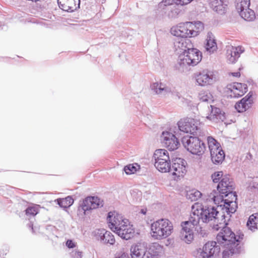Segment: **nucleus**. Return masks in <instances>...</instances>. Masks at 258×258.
<instances>
[{"mask_svg":"<svg viewBox=\"0 0 258 258\" xmlns=\"http://www.w3.org/2000/svg\"><path fill=\"white\" fill-rule=\"evenodd\" d=\"M163 246L157 242L152 243L149 248V252L153 255H158L163 250Z\"/></svg>","mask_w":258,"mask_h":258,"instance_id":"nucleus-34","label":"nucleus"},{"mask_svg":"<svg viewBox=\"0 0 258 258\" xmlns=\"http://www.w3.org/2000/svg\"><path fill=\"white\" fill-rule=\"evenodd\" d=\"M244 235L236 236L235 234L228 227H223L217 235V240L220 244L227 245L223 252V257L227 258L234 253L239 252L240 244Z\"/></svg>","mask_w":258,"mask_h":258,"instance_id":"nucleus-1","label":"nucleus"},{"mask_svg":"<svg viewBox=\"0 0 258 258\" xmlns=\"http://www.w3.org/2000/svg\"><path fill=\"white\" fill-rule=\"evenodd\" d=\"M131 252L132 258H142L144 254L142 246L138 244L134 245L131 247Z\"/></svg>","mask_w":258,"mask_h":258,"instance_id":"nucleus-28","label":"nucleus"},{"mask_svg":"<svg viewBox=\"0 0 258 258\" xmlns=\"http://www.w3.org/2000/svg\"><path fill=\"white\" fill-rule=\"evenodd\" d=\"M250 4V0H239V2L237 3L236 6V9L240 13L244 10L248 9Z\"/></svg>","mask_w":258,"mask_h":258,"instance_id":"nucleus-41","label":"nucleus"},{"mask_svg":"<svg viewBox=\"0 0 258 258\" xmlns=\"http://www.w3.org/2000/svg\"><path fill=\"white\" fill-rule=\"evenodd\" d=\"M72 258H82V252L78 250H73L71 253Z\"/></svg>","mask_w":258,"mask_h":258,"instance_id":"nucleus-46","label":"nucleus"},{"mask_svg":"<svg viewBox=\"0 0 258 258\" xmlns=\"http://www.w3.org/2000/svg\"><path fill=\"white\" fill-rule=\"evenodd\" d=\"M208 96L205 95L204 94L200 95V99L203 101H207L208 100Z\"/></svg>","mask_w":258,"mask_h":258,"instance_id":"nucleus-50","label":"nucleus"},{"mask_svg":"<svg viewBox=\"0 0 258 258\" xmlns=\"http://www.w3.org/2000/svg\"><path fill=\"white\" fill-rule=\"evenodd\" d=\"M241 17L246 21H251L255 19V13L254 11L248 8L239 13Z\"/></svg>","mask_w":258,"mask_h":258,"instance_id":"nucleus-31","label":"nucleus"},{"mask_svg":"<svg viewBox=\"0 0 258 258\" xmlns=\"http://www.w3.org/2000/svg\"><path fill=\"white\" fill-rule=\"evenodd\" d=\"M173 232V224L167 219H158L151 224L150 234L154 239H164L170 236Z\"/></svg>","mask_w":258,"mask_h":258,"instance_id":"nucleus-3","label":"nucleus"},{"mask_svg":"<svg viewBox=\"0 0 258 258\" xmlns=\"http://www.w3.org/2000/svg\"><path fill=\"white\" fill-rule=\"evenodd\" d=\"M193 0H176L175 3L178 5L182 6L187 5L189 4ZM175 0H165L164 2L163 1L161 3H159V6L162 7L163 3H165L164 5H172Z\"/></svg>","mask_w":258,"mask_h":258,"instance_id":"nucleus-37","label":"nucleus"},{"mask_svg":"<svg viewBox=\"0 0 258 258\" xmlns=\"http://www.w3.org/2000/svg\"><path fill=\"white\" fill-rule=\"evenodd\" d=\"M253 103L252 94L249 93L239 102L236 103L235 108L239 112H243L249 108Z\"/></svg>","mask_w":258,"mask_h":258,"instance_id":"nucleus-19","label":"nucleus"},{"mask_svg":"<svg viewBox=\"0 0 258 258\" xmlns=\"http://www.w3.org/2000/svg\"><path fill=\"white\" fill-rule=\"evenodd\" d=\"M244 51V48L242 46L227 45L226 47V58L229 63H235Z\"/></svg>","mask_w":258,"mask_h":258,"instance_id":"nucleus-12","label":"nucleus"},{"mask_svg":"<svg viewBox=\"0 0 258 258\" xmlns=\"http://www.w3.org/2000/svg\"><path fill=\"white\" fill-rule=\"evenodd\" d=\"M204 29V24L201 22H186L173 26L170 32L172 35L177 37L191 38L198 35Z\"/></svg>","mask_w":258,"mask_h":258,"instance_id":"nucleus-2","label":"nucleus"},{"mask_svg":"<svg viewBox=\"0 0 258 258\" xmlns=\"http://www.w3.org/2000/svg\"><path fill=\"white\" fill-rule=\"evenodd\" d=\"M153 157L155 161H159L161 160L168 161L170 159L168 152L164 149H159L155 150Z\"/></svg>","mask_w":258,"mask_h":258,"instance_id":"nucleus-23","label":"nucleus"},{"mask_svg":"<svg viewBox=\"0 0 258 258\" xmlns=\"http://www.w3.org/2000/svg\"><path fill=\"white\" fill-rule=\"evenodd\" d=\"M57 3L62 10L73 12L80 8V0H57Z\"/></svg>","mask_w":258,"mask_h":258,"instance_id":"nucleus-18","label":"nucleus"},{"mask_svg":"<svg viewBox=\"0 0 258 258\" xmlns=\"http://www.w3.org/2000/svg\"><path fill=\"white\" fill-rule=\"evenodd\" d=\"M206 41V47L207 50L213 52L217 49V46L216 40L211 32L208 33Z\"/></svg>","mask_w":258,"mask_h":258,"instance_id":"nucleus-25","label":"nucleus"},{"mask_svg":"<svg viewBox=\"0 0 258 258\" xmlns=\"http://www.w3.org/2000/svg\"><path fill=\"white\" fill-rule=\"evenodd\" d=\"M30 227H31V229H32V232H34V229H33V224H31V225H30Z\"/></svg>","mask_w":258,"mask_h":258,"instance_id":"nucleus-51","label":"nucleus"},{"mask_svg":"<svg viewBox=\"0 0 258 258\" xmlns=\"http://www.w3.org/2000/svg\"><path fill=\"white\" fill-rule=\"evenodd\" d=\"M200 209L199 207L192 206L191 212L188 221H185L182 225L184 232L194 233V231L196 229V226L199 222V214Z\"/></svg>","mask_w":258,"mask_h":258,"instance_id":"nucleus-8","label":"nucleus"},{"mask_svg":"<svg viewBox=\"0 0 258 258\" xmlns=\"http://www.w3.org/2000/svg\"><path fill=\"white\" fill-rule=\"evenodd\" d=\"M115 258H129V256L127 253L121 252L118 253Z\"/></svg>","mask_w":258,"mask_h":258,"instance_id":"nucleus-49","label":"nucleus"},{"mask_svg":"<svg viewBox=\"0 0 258 258\" xmlns=\"http://www.w3.org/2000/svg\"><path fill=\"white\" fill-rule=\"evenodd\" d=\"M211 114L215 116L217 120H221L223 121L225 119L224 113H222L220 108L213 107L212 108ZM214 117H213V118Z\"/></svg>","mask_w":258,"mask_h":258,"instance_id":"nucleus-40","label":"nucleus"},{"mask_svg":"<svg viewBox=\"0 0 258 258\" xmlns=\"http://www.w3.org/2000/svg\"><path fill=\"white\" fill-rule=\"evenodd\" d=\"M198 121L191 118H185L180 119L178 122L179 130L186 133L194 134L198 130Z\"/></svg>","mask_w":258,"mask_h":258,"instance_id":"nucleus-11","label":"nucleus"},{"mask_svg":"<svg viewBox=\"0 0 258 258\" xmlns=\"http://www.w3.org/2000/svg\"><path fill=\"white\" fill-rule=\"evenodd\" d=\"M237 196L231 191L224 194V208L228 214L234 213L237 208Z\"/></svg>","mask_w":258,"mask_h":258,"instance_id":"nucleus-13","label":"nucleus"},{"mask_svg":"<svg viewBox=\"0 0 258 258\" xmlns=\"http://www.w3.org/2000/svg\"><path fill=\"white\" fill-rule=\"evenodd\" d=\"M209 197L213 201L214 203L219 207H223L224 208V194L218 191H213L210 195Z\"/></svg>","mask_w":258,"mask_h":258,"instance_id":"nucleus-22","label":"nucleus"},{"mask_svg":"<svg viewBox=\"0 0 258 258\" xmlns=\"http://www.w3.org/2000/svg\"><path fill=\"white\" fill-rule=\"evenodd\" d=\"M39 205H33L29 206L25 210L26 215L28 216H35L39 211Z\"/></svg>","mask_w":258,"mask_h":258,"instance_id":"nucleus-36","label":"nucleus"},{"mask_svg":"<svg viewBox=\"0 0 258 258\" xmlns=\"http://www.w3.org/2000/svg\"><path fill=\"white\" fill-rule=\"evenodd\" d=\"M101 242L104 244L113 245L115 242L114 235L109 231H106L104 234V238H103Z\"/></svg>","mask_w":258,"mask_h":258,"instance_id":"nucleus-38","label":"nucleus"},{"mask_svg":"<svg viewBox=\"0 0 258 258\" xmlns=\"http://www.w3.org/2000/svg\"><path fill=\"white\" fill-rule=\"evenodd\" d=\"M247 226L251 230H255L258 226V214L251 215L247 222Z\"/></svg>","mask_w":258,"mask_h":258,"instance_id":"nucleus-30","label":"nucleus"},{"mask_svg":"<svg viewBox=\"0 0 258 258\" xmlns=\"http://www.w3.org/2000/svg\"><path fill=\"white\" fill-rule=\"evenodd\" d=\"M155 167L161 172L166 173L171 169L170 159L168 161L161 160L155 162Z\"/></svg>","mask_w":258,"mask_h":258,"instance_id":"nucleus-24","label":"nucleus"},{"mask_svg":"<svg viewBox=\"0 0 258 258\" xmlns=\"http://www.w3.org/2000/svg\"><path fill=\"white\" fill-rule=\"evenodd\" d=\"M140 169V165L136 163L130 164L124 167V172L128 175L134 174Z\"/></svg>","mask_w":258,"mask_h":258,"instance_id":"nucleus-33","label":"nucleus"},{"mask_svg":"<svg viewBox=\"0 0 258 258\" xmlns=\"http://www.w3.org/2000/svg\"><path fill=\"white\" fill-rule=\"evenodd\" d=\"M57 204L63 208L70 207L74 203V199L71 196H68L65 198L57 200Z\"/></svg>","mask_w":258,"mask_h":258,"instance_id":"nucleus-32","label":"nucleus"},{"mask_svg":"<svg viewBox=\"0 0 258 258\" xmlns=\"http://www.w3.org/2000/svg\"><path fill=\"white\" fill-rule=\"evenodd\" d=\"M185 164V161L180 158H176L173 161L171 170L173 180L178 181L184 176L187 171Z\"/></svg>","mask_w":258,"mask_h":258,"instance_id":"nucleus-7","label":"nucleus"},{"mask_svg":"<svg viewBox=\"0 0 258 258\" xmlns=\"http://www.w3.org/2000/svg\"><path fill=\"white\" fill-rule=\"evenodd\" d=\"M66 246L69 248H75L77 244L76 243L74 242L73 240L69 239L66 241Z\"/></svg>","mask_w":258,"mask_h":258,"instance_id":"nucleus-47","label":"nucleus"},{"mask_svg":"<svg viewBox=\"0 0 258 258\" xmlns=\"http://www.w3.org/2000/svg\"><path fill=\"white\" fill-rule=\"evenodd\" d=\"M191 45L190 41L188 39H184L181 40L180 41L178 42V43L176 45V46L181 51H183V54H184V52L187 51L188 49L189 48V46Z\"/></svg>","mask_w":258,"mask_h":258,"instance_id":"nucleus-35","label":"nucleus"},{"mask_svg":"<svg viewBox=\"0 0 258 258\" xmlns=\"http://www.w3.org/2000/svg\"><path fill=\"white\" fill-rule=\"evenodd\" d=\"M211 159L215 164H219L222 162L225 158V154L222 148L211 153Z\"/></svg>","mask_w":258,"mask_h":258,"instance_id":"nucleus-26","label":"nucleus"},{"mask_svg":"<svg viewBox=\"0 0 258 258\" xmlns=\"http://www.w3.org/2000/svg\"><path fill=\"white\" fill-rule=\"evenodd\" d=\"M233 189V184L229 181V179L227 176H224L219 182L217 186V190L222 194H225L227 192L232 191Z\"/></svg>","mask_w":258,"mask_h":258,"instance_id":"nucleus-21","label":"nucleus"},{"mask_svg":"<svg viewBox=\"0 0 258 258\" xmlns=\"http://www.w3.org/2000/svg\"><path fill=\"white\" fill-rule=\"evenodd\" d=\"M182 143L186 150L192 154L201 155L206 149L205 143L197 137L184 138Z\"/></svg>","mask_w":258,"mask_h":258,"instance_id":"nucleus-4","label":"nucleus"},{"mask_svg":"<svg viewBox=\"0 0 258 258\" xmlns=\"http://www.w3.org/2000/svg\"><path fill=\"white\" fill-rule=\"evenodd\" d=\"M195 78L199 86L205 87L212 85L215 81L213 72L207 69H203L195 74Z\"/></svg>","mask_w":258,"mask_h":258,"instance_id":"nucleus-6","label":"nucleus"},{"mask_svg":"<svg viewBox=\"0 0 258 258\" xmlns=\"http://www.w3.org/2000/svg\"><path fill=\"white\" fill-rule=\"evenodd\" d=\"M183 240L187 243H190L194 240V233L184 232Z\"/></svg>","mask_w":258,"mask_h":258,"instance_id":"nucleus-45","label":"nucleus"},{"mask_svg":"<svg viewBox=\"0 0 258 258\" xmlns=\"http://www.w3.org/2000/svg\"><path fill=\"white\" fill-rule=\"evenodd\" d=\"M207 143L210 153L221 148L220 143L212 137L209 136L207 138Z\"/></svg>","mask_w":258,"mask_h":258,"instance_id":"nucleus-29","label":"nucleus"},{"mask_svg":"<svg viewBox=\"0 0 258 258\" xmlns=\"http://www.w3.org/2000/svg\"><path fill=\"white\" fill-rule=\"evenodd\" d=\"M108 220L109 221V227L114 232L124 224L125 221H128L127 219H123L122 216L115 212H109L108 216Z\"/></svg>","mask_w":258,"mask_h":258,"instance_id":"nucleus-15","label":"nucleus"},{"mask_svg":"<svg viewBox=\"0 0 258 258\" xmlns=\"http://www.w3.org/2000/svg\"><path fill=\"white\" fill-rule=\"evenodd\" d=\"M115 233L122 238L128 240L134 236L135 229L128 220L125 221L124 224H122Z\"/></svg>","mask_w":258,"mask_h":258,"instance_id":"nucleus-17","label":"nucleus"},{"mask_svg":"<svg viewBox=\"0 0 258 258\" xmlns=\"http://www.w3.org/2000/svg\"><path fill=\"white\" fill-rule=\"evenodd\" d=\"M247 91L246 84L235 82L227 86L226 93L231 98H237L243 96Z\"/></svg>","mask_w":258,"mask_h":258,"instance_id":"nucleus-10","label":"nucleus"},{"mask_svg":"<svg viewBox=\"0 0 258 258\" xmlns=\"http://www.w3.org/2000/svg\"><path fill=\"white\" fill-rule=\"evenodd\" d=\"M101 204L100 200L97 197H89L86 198L82 205V208L84 212L98 208Z\"/></svg>","mask_w":258,"mask_h":258,"instance_id":"nucleus-20","label":"nucleus"},{"mask_svg":"<svg viewBox=\"0 0 258 258\" xmlns=\"http://www.w3.org/2000/svg\"><path fill=\"white\" fill-rule=\"evenodd\" d=\"M223 173L222 171H217L214 172L211 176L213 181L217 183L220 179L223 177Z\"/></svg>","mask_w":258,"mask_h":258,"instance_id":"nucleus-44","label":"nucleus"},{"mask_svg":"<svg viewBox=\"0 0 258 258\" xmlns=\"http://www.w3.org/2000/svg\"><path fill=\"white\" fill-rule=\"evenodd\" d=\"M199 207L200 209L198 217L204 223H208L218 218L219 212L214 207L204 208L203 206L199 203H195L192 206Z\"/></svg>","mask_w":258,"mask_h":258,"instance_id":"nucleus-5","label":"nucleus"},{"mask_svg":"<svg viewBox=\"0 0 258 258\" xmlns=\"http://www.w3.org/2000/svg\"><path fill=\"white\" fill-rule=\"evenodd\" d=\"M152 88L157 94H162L163 92H166L167 91L165 85L161 83H154L152 85Z\"/></svg>","mask_w":258,"mask_h":258,"instance_id":"nucleus-39","label":"nucleus"},{"mask_svg":"<svg viewBox=\"0 0 258 258\" xmlns=\"http://www.w3.org/2000/svg\"><path fill=\"white\" fill-rule=\"evenodd\" d=\"M106 231V230L105 229H96L93 232V236L96 240L101 242L103 238H104Z\"/></svg>","mask_w":258,"mask_h":258,"instance_id":"nucleus-42","label":"nucleus"},{"mask_svg":"<svg viewBox=\"0 0 258 258\" xmlns=\"http://www.w3.org/2000/svg\"><path fill=\"white\" fill-rule=\"evenodd\" d=\"M210 4L214 10L219 13H224L226 5L224 0H210Z\"/></svg>","mask_w":258,"mask_h":258,"instance_id":"nucleus-27","label":"nucleus"},{"mask_svg":"<svg viewBox=\"0 0 258 258\" xmlns=\"http://www.w3.org/2000/svg\"><path fill=\"white\" fill-rule=\"evenodd\" d=\"M242 70V68L241 67H239L238 71L236 72L229 73V75L233 77L239 78L240 77L241 74L240 71Z\"/></svg>","mask_w":258,"mask_h":258,"instance_id":"nucleus-48","label":"nucleus"},{"mask_svg":"<svg viewBox=\"0 0 258 258\" xmlns=\"http://www.w3.org/2000/svg\"><path fill=\"white\" fill-rule=\"evenodd\" d=\"M201 59L202 53L197 49H188L187 51L184 52L183 58V63H186L188 64L196 65Z\"/></svg>","mask_w":258,"mask_h":258,"instance_id":"nucleus-14","label":"nucleus"},{"mask_svg":"<svg viewBox=\"0 0 258 258\" xmlns=\"http://www.w3.org/2000/svg\"><path fill=\"white\" fill-rule=\"evenodd\" d=\"M163 143L165 147L169 150L173 151L178 149L180 143L174 135L168 132H164L162 133Z\"/></svg>","mask_w":258,"mask_h":258,"instance_id":"nucleus-16","label":"nucleus"},{"mask_svg":"<svg viewBox=\"0 0 258 258\" xmlns=\"http://www.w3.org/2000/svg\"><path fill=\"white\" fill-rule=\"evenodd\" d=\"M217 243L215 241H208L204 245L202 248L197 250L196 258H211L216 252Z\"/></svg>","mask_w":258,"mask_h":258,"instance_id":"nucleus-9","label":"nucleus"},{"mask_svg":"<svg viewBox=\"0 0 258 258\" xmlns=\"http://www.w3.org/2000/svg\"><path fill=\"white\" fill-rule=\"evenodd\" d=\"M187 196L191 201H196L202 196V193L199 190H192L187 194Z\"/></svg>","mask_w":258,"mask_h":258,"instance_id":"nucleus-43","label":"nucleus"}]
</instances>
